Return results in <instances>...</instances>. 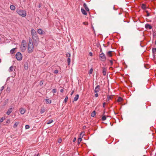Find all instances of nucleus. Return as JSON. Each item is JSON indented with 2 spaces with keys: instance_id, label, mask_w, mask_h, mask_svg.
Here are the masks:
<instances>
[{
  "instance_id": "50",
  "label": "nucleus",
  "mask_w": 156,
  "mask_h": 156,
  "mask_svg": "<svg viewBox=\"0 0 156 156\" xmlns=\"http://www.w3.org/2000/svg\"><path fill=\"white\" fill-rule=\"evenodd\" d=\"M98 96V93H96L95 94V96L96 97H97Z\"/></svg>"
},
{
  "instance_id": "20",
  "label": "nucleus",
  "mask_w": 156,
  "mask_h": 156,
  "mask_svg": "<svg viewBox=\"0 0 156 156\" xmlns=\"http://www.w3.org/2000/svg\"><path fill=\"white\" fill-rule=\"evenodd\" d=\"M10 8L11 10H14L15 9L16 7L14 5H12L10 6Z\"/></svg>"
},
{
  "instance_id": "10",
  "label": "nucleus",
  "mask_w": 156,
  "mask_h": 156,
  "mask_svg": "<svg viewBox=\"0 0 156 156\" xmlns=\"http://www.w3.org/2000/svg\"><path fill=\"white\" fill-rule=\"evenodd\" d=\"M24 69L26 70L28 69V64L27 62H26L24 63Z\"/></svg>"
},
{
  "instance_id": "48",
  "label": "nucleus",
  "mask_w": 156,
  "mask_h": 156,
  "mask_svg": "<svg viewBox=\"0 0 156 156\" xmlns=\"http://www.w3.org/2000/svg\"><path fill=\"white\" fill-rule=\"evenodd\" d=\"M89 55L90 56H92V53L91 52H90L89 53Z\"/></svg>"
},
{
  "instance_id": "7",
  "label": "nucleus",
  "mask_w": 156,
  "mask_h": 156,
  "mask_svg": "<svg viewBox=\"0 0 156 156\" xmlns=\"http://www.w3.org/2000/svg\"><path fill=\"white\" fill-rule=\"evenodd\" d=\"M84 132H82L80 134V136L79 138H78V144H79L82 140V138L83 137L84 135Z\"/></svg>"
},
{
  "instance_id": "36",
  "label": "nucleus",
  "mask_w": 156,
  "mask_h": 156,
  "mask_svg": "<svg viewBox=\"0 0 156 156\" xmlns=\"http://www.w3.org/2000/svg\"><path fill=\"white\" fill-rule=\"evenodd\" d=\"M93 70V69L92 68H91L89 71V74H91L92 73V72Z\"/></svg>"
},
{
  "instance_id": "5",
  "label": "nucleus",
  "mask_w": 156,
  "mask_h": 156,
  "mask_svg": "<svg viewBox=\"0 0 156 156\" xmlns=\"http://www.w3.org/2000/svg\"><path fill=\"white\" fill-rule=\"evenodd\" d=\"M99 57L101 60L102 62H104L106 60V57L105 55L103 53H102L99 55Z\"/></svg>"
},
{
  "instance_id": "15",
  "label": "nucleus",
  "mask_w": 156,
  "mask_h": 156,
  "mask_svg": "<svg viewBox=\"0 0 156 156\" xmlns=\"http://www.w3.org/2000/svg\"><path fill=\"white\" fill-rule=\"evenodd\" d=\"M28 45H33L32 39L30 38H29V39Z\"/></svg>"
},
{
  "instance_id": "28",
  "label": "nucleus",
  "mask_w": 156,
  "mask_h": 156,
  "mask_svg": "<svg viewBox=\"0 0 156 156\" xmlns=\"http://www.w3.org/2000/svg\"><path fill=\"white\" fill-rule=\"evenodd\" d=\"M70 61H71L70 58H68L67 59V62L68 65H69V64H70Z\"/></svg>"
},
{
  "instance_id": "4",
  "label": "nucleus",
  "mask_w": 156,
  "mask_h": 156,
  "mask_svg": "<svg viewBox=\"0 0 156 156\" xmlns=\"http://www.w3.org/2000/svg\"><path fill=\"white\" fill-rule=\"evenodd\" d=\"M16 57L17 60L20 61L22 59V55L21 53L20 52H17L16 54Z\"/></svg>"
},
{
  "instance_id": "9",
  "label": "nucleus",
  "mask_w": 156,
  "mask_h": 156,
  "mask_svg": "<svg viewBox=\"0 0 156 156\" xmlns=\"http://www.w3.org/2000/svg\"><path fill=\"white\" fill-rule=\"evenodd\" d=\"M12 111V108H9L7 112L6 113V114L8 115H9L11 113Z\"/></svg>"
},
{
  "instance_id": "24",
  "label": "nucleus",
  "mask_w": 156,
  "mask_h": 156,
  "mask_svg": "<svg viewBox=\"0 0 156 156\" xmlns=\"http://www.w3.org/2000/svg\"><path fill=\"white\" fill-rule=\"evenodd\" d=\"M122 100V99L120 97H119L117 100V101L118 102H121Z\"/></svg>"
},
{
  "instance_id": "63",
  "label": "nucleus",
  "mask_w": 156,
  "mask_h": 156,
  "mask_svg": "<svg viewBox=\"0 0 156 156\" xmlns=\"http://www.w3.org/2000/svg\"><path fill=\"white\" fill-rule=\"evenodd\" d=\"M36 154H35L34 156H36Z\"/></svg>"
},
{
  "instance_id": "62",
  "label": "nucleus",
  "mask_w": 156,
  "mask_h": 156,
  "mask_svg": "<svg viewBox=\"0 0 156 156\" xmlns=\"http://www.w3.org/2000/svg\"><path fill=\"white\" fill-rule=\"evenodd\" d=\"M43 84V83H41L40 84Z\"/></svg>"
},
{
  "instance_id": "14",
  "label": "nucleus",
  "mask_w": 156,
  "mask_h": 156,
  "mask_svg": "<svg viewBox=\"0 0 156 156\" xmlns=\"http://www.w3.org/2000/svg\"><path fill=\"white\" fill-rule=\"evenodd\" d=\"M81 11L83 14L84 15H86L87 14V12L83 8H81Z\"/></svg>"
},
{
  "instance_id": "17",
  "label": "nucleus",
  "mask_w": 156,
  "mask_h": 156,
  "mask_svg": "<svg viewBox=\"0 0 156 156\" xmlns=\"http://www.w3.org/2000/svg\"><path fill=\"white\" fill-rule=\"evenodd\" d=\"M79 95L78 94H76V95L75 97H74V100L75 101H77L79 98Z\"/></svg>"
},
{
  "instance_id": "44",
  "label": "nucleus",
  "mask_w": 156,
  "mask_h": 156,
  "mask_svg": "<svg viewBox=\"0 0 156 156\" xmlns=\"http://www.w3.org/2000/svg\"><path fill=\"white\" fill-rule=\"evenodd\" d=\"M83 23L84 25H87L88 24L87 22H83Z\"/></svg>"
},
{
  "instance_id": "40",
  "label": "nucleus",
  "mask_w": 156,
  "mask_h": 156,
  "mask_svg": "<svg viewBox=\"0 0 156 156\" xmlns=\"http://www.w3.org/2000/svg\"><path fill=\"white\" fill-rule=\"evenodd\" d=\"M62 141V139L61 138H59L58 140V143H60Z\"/></svg>"
},
{
  "instance_id": "34",
  "label": "nucleus",
  "mask_w": 156,
  "mask_h": 156,
  "mask_svg": "<svg viewBox=\"0 0 156 156\" xmlns=\"http://www.w3.org/2000/svg\"><path fill=\"white\" fill-rule=\"evenodd\" d=\"M68 97L67 96H66L65 97V98L64 100V102L65 103H66V102L68 100Z\"/></svg>"
},
{
  "instance_id": "29",
  "label": "nucleus",
  "mask_w": 156,
  "mask_h": 156,
  "mask_svg": "<svg viewBox=\"0 0 156 156\" xmlns=\"http://www.w3.org/2000/svg\"><path fill=\"white\" fill-rule=\"evenodd\" d=\"M15 49V48H13L10 51V53L11 54H13L14 52V51Z\"/></svg>"
},
{
  "instance_id": "6",
  "label": "nucleus",
  "mask_w": 156,
  "mask_h": 156,
  "mask_svg": "<svg viewBox=\"0 0 156 156\" xmlns=\"http://www.w3.org/2000/svg\"><path fill=\"white\" fill-rule=\"evenodd\" d=\"M34 49L33 45H28V51L29 53H30L33 51Z\"/></svg>"
},
{
  "instance_id": "47",
  "label": "nucleus",
  "mask_w": 156,
  "mask_h": 156,
  "mask_svg": "<svg viewBox=\"0 0 156 156\" xmlns=\"http://www.w3.org/2000/svg\"><path fill=\"white\" fill-rule=\"evenodd\" d=\"M42 4L41 3H39V5H38V7L39 8H40Z\"/></svg>"
},
{
  "instance_id": "23",
  "label": "nucleus",
  "mask_w": 156,
  "mask_h": 156,
  "mask_svg": "<svg viewBox=\"0 0 156 156\" xmlns=\"http://www.w3.org/2000/svg\"><path fill=\"white\" fill-rule=\"evenodd\" d=\"M95 115V111H93L91 113V116L92 117H94Z\"/></svg>"
},
{
  "instance_id": "32",
  "label": "nucleus",
  "mask_w": 156,
  "mask_h": 156,
  "mask_svg": "<svg viewBox=\"0 0 156 156\" xmlns=\"http://www.w3.org/2000/svg\"><path fill=\"white\" fill-rule=\"evenodd\" d=\"M70 54L68 52L66 54V56L67 57H68V58H70Z\"/></svg>"
},
{
  "instance_id": "3",
  "label": "nucleus",
  "mask_w": 156,
  "mask_h": 156,
  "mask_svg": "<svg viewBox=\"0 0 156 156\" xmlns=\"http://www.w3.org/2000/svg\"><path fill=\"white\" fill-rule=\"evenodd\" d=\"M17 12L20 15L23 17H24L26 16V11L23 10H18Z\"/></svg>"
},
{
  "instance_id": "38",
  "label": "nucleus",
  "mask_w": 156,
  "mask_h": 156,
  "mask_svg": "<svg viewBox=\"0 0 156 156\" xmlns=\"http://www.w3.org/2000/svg\"><path fill=\"white\" fill-rule=\"evenodd\" d=\"M29 128L30 126L29 125H27L25 126V129H28Z\"/></svg>"
},
{
  "instance_id": "35",
  "label": "nucleus",
  "mask_w": 156,
  "mask_h": 156,
  "mask_svg": "<svg viewBox=\"0 0 156 156\" xmlns=\"http://www.w3.org/2000/svg\"><path fill=\"white\" fill-rule=\"evenodd\" d=\"M106 119V117L105 116H104L102 117V120L103 121H105Z\"/></svg>"
},
{
  "instance_id": "60",
  "label": "nucleus",
  "mask_w": 156,
  "mask_h": 156,
  "mask_svg": "<svg viewBox=\"0 0 156 156\" xmlns=\"http://www.w3.org/2000/svg\"><path fill=\"white\" fill-rule=\"evenodd\" d=\"M43 84V83H41L40 84Z\"/></svg>"
},
{
  "instance_id": "55",
  "label": "nucleus",
  "mask_w": 156,
  "mask_h": 156,
  "mask_svg": "<svg viewBox=\"0 0 156 156\" xmlns=\"http://www.w3.org/2000/svg\"><path fill=\"white\" fill-rule=\"evenodd\" d=\"M86 126H83V129H85L86 128Z\"/></svg>"
},
{
  "instance_id": "16",
  "label": "nucleus",
  "mask_w": 156,
  "mask_h": 156,
  "mask_svg": "<svg viewBox=\"0 0 156 156\" xmlns=\"http://www.w3.org/2000/svg\"><path fill=\"white\" fill-rule=\"evenodd\" d=\"M102 72L103 75L105 76L106 75V70L104 67H103L102 68Z\"/></svg>"
},
{
  "instance_id": "53",
  "label": "nucleus",
  "mask_w": 156,
  "mask_h": 156,
  "mask_svg": "<svg viewBox=\"0 0 156 156\" xmlns=\"http://www.w3.org/2000/svg\"><path fill=\"white\" fill-rule=\"evenodd\" d=\"M150 16V14H149V13L147 12V16Z\"/></svg>"
},
{
  "instance_id": "61",
  "label": "nucleus",
  "mask_w": 156,
  "mask_h": 156,
  "mask_svg": "<svg viewBox=\"0 0 156 156\" xmlns=\"http://www.w3.org/2000/svg\"><path fill=\"white\" fill-rule=\"evenodd\" d=\"M43 84V83H41L40 84Z\"/></svg>"
},
{
  "instance_id": "19",
  "label": "nucleus",
  "mask_w": 156,
  "mask_h": 156,
  "mask_svg": "<svg viewBox=\"0 0 156 156\" xmlns=\"http://www.w3.org/2000/svg\"><path fill=\"white\" fill-rule=\"evenodd\" d=\"M13 69H14L13 66H12L9 68V72H11L13 71Z\"/></svg>"
},
{
  "instance_id": "13",
  "label": "nucleus",
  "mask_w": 156,
  "mask_h": 156,
  "mask_svg": "<svg viewBox=\"0 0 156 156\" xmlns=\"http://www.w3.org/2000/svg\"><path fill=\"white\" fill-rule=\"evenodd\" d=\"M37 32L39 34H43V30L41 29H38L37 30Z\"/></svg>"
},
{
  "instance_id": "37",
  "label": "nucleus",
  "mask_w": 156,
  "mask_h": 156,
  "mask_svg": "<svg viewBox=\"0 0 156 156\" xmlns=\"http://www.w3.org/2000/svg\"><path fill=\"white\" fill-rule=\"evenodd\" d=\"M45 112V110L44 109H41L40 113L41 114Z\"/></svg>"
},
{
  "instance_id": "30",
  "label": "nucleus",
  "mask_w": 156,
  "mask_h": 156,
  "mask_svg": "<svg viewBox=\"0 0 156 156\" xmlns=\"http://www.w3.org/2000/svg\"><path fill=\"white\" fill-rule=\"evenodd\" d=\"M107 55L109 56L110 57H111L112 56V51H109L107 53Z\"/></svg>"
},
{
  "instance_id": "59",
  "label": "nucleus",
  "mask_w": 156,
  "mask_h": 156,
  "mask_svg": "<svg viewBox=\"0 0 156 156\" xmlns=\"http://www.w3.org/2000/svg\"><path fill=\"white\" fill-rule=\"evenodd\" d=\"M1 41V38L0 37V42Z\"/></svg>"
},
{
  "instance_id": "31",
  "label": "nucleus",
  "mask_w": 156,
  "mask_h": 156,
  "mask_svg": "<svg viewBox=\"0 0 156 156\" xmlns=\"http://www.w3.org/2000/svg\"><path fill=\"white\" fill-rule=\"evenodd\" d=\"M5 118L4 117H2L1 119H0V123L2 122L5 119Z\"/></svg>"
},
{
  "instance_id": "33",
  "label": "nucleus",
  "mask_w": 156,
  "mask_h": 156,
  "mask_svg": "<svg viewBox=\"0 0 156 156\" xmlns=\"http://www.w3.org/2000/svg\"><path fill=\"white\" fill-rule=\"evenodd\" d=\"M156 52V48H153L152 49V52L153 54L155 53Z\"/></svg>"
},
{
  "instance_id": "56",
  "label": "nucleus",
  "mask_w": 156,
  "mask_h": 156,
  "mask_svg": "<svg viewBox=\"0 0 156 156\" xmlns=\"http://www.w3.org/2000/svg\"><path fill=\"white\" fill-rule=\"evenodd\" d=\"M36 154V156H39V154L38 153L37 154Z\"/></svg>"
},
{
  "instance_id": "39",
  "label": "nucleus",
  "mask_w": 156,
  "mask_h": 156,
  "mask_svg": "<svg viewBox=\"0 0 156 156\" xmlns=\"http://www.w3.org/2000/svg\"><path fill=\"white\" fill-rule=\"evenodd\" d=\"M56 90L55 89H53L52 90V92L53 93H55L56 92Z\"/></svg>"
},
{
  "instance_id": "22",
  "label": "nucleus",
  "mask_w": 156,
  "mask_h": 156,
  "mask_svg": "<svg viewBox=\"0 0 156 156\" xmlns=\"http://www.w3.org/2000/svg\"><path fill=\"white\" fill-rule=\"evenodd\" d=\"M19 124V122H16L15 124H14V125H13V128H16V127H17V126Z\"/></svg>"
},
{
  "instance_id": "43",
  "label": "nucleus",
  "mask_w": 156,
  "mask_h": 156,
  "mask_svg": "<svg viewBox=\"0 0 156 156\" xmlns=\"http://www.w3.org/2000/svg\"><path fill=\"white\" fill-rule=\"evenodd\" d=\"M7 91H8L9 92L10 91V89L9 87H8L7 89Z\"/></svg>"
},
{
  "instance_id": "27",
  "label": "nucleus",
  "mask_w": 156,
  "mask_h": 156,
  "mask_svg": "<svg viewBox=\"0 0 156 156\" xmlns=\"http://www.w3.org/2000/svg\"><path fill=\"white\" fill-rule=\"evenodd\" d=\"M141 7L144 9H145L146 8V5L144 4L142 5Z\"/></svg>"
},
{
  "instance_id": "46",
  "label": "nucleus",
  "mask_w": 156,
  "mask_h": 156,
  "mask_svg": "<svg viewBox=\"0 0 156 156\" xmlns=\"http://www.w3.org/2000/svg\"><path fill=\"white\" fill-rule=\"evenodd\" d=\"M74 90H73L72 91V92L71 93V94H70V95L71 96H72L73 94V93H74Z\"/></svg>"
},
{
  "instance_id": "8",
  "label": "nucleus",
  "mask_w": 156,
  "mask_h": 156,
  "mask_svg": "<svg viewBox=\"0 0 156 156\" xmlns=\"http://www.w3.org/2000/svg\"><path fill=\"white\" fill-rule=\"evenodd\" d=\"M100 86L99 85L97 86L94 90V92L95 93L98 92L100 90Z\"/></svg>"
},
{
  "instance_id": "26",
  "label": "nucleus",
  "mask_w": 156,
  "mask_h": 156,
  "mask_svg": "<svg viewBox=\"0 0 156 156\" xmlns=\"http://www.w3.org/2000/svg\"><path fill=\"white\" fill-rule=\"evenodd\" d=\"M53 121L52 119L49 120L47 122V124H49L53 122Z\"/></svg>"
},
{
  "instance_id": "41",
  "label": "nucleus",
  "mask_w": 156,
  "mask_h": 156,
  "mask_svg": "<svg viewBox=\"0 0 156 156\" xmlns=\"http://www.w3.org/2000/svg\"><path fill=\"white\" fill-rule=\"evenodd\" d=\"M10 122V120L9 119H8L6 121V123L7 124H9Z\"/></svg>"
},
{
  "instance_id": "57",
  "label": "nucleus",
  "mask_w": 156,
  "mask_h": 156,
  "mask_svg": "<svg viewBox=\"0 0 156 156\" xmlns=\"http://www.w3.org/2000/svg\"><path fill=\"white\" fill-rule=\"evenodd\" d=\"M145 12H147H147H148V11L147 10H146Z\"/></svg>"
},
{
  "instance_id": "21",
  "label": "nucleus",
  "mask_w": 156,
  "mask_h": 156,
  "mask_svg": "<svg viewBox=\"0 0 156 156\" xmlns=\"http://www.w3.org/2000/svg\"><path fill=\"white\" fill-rule=\"evenodd\" d=\"M112 99V97L109 96H108L107 98L106 99V101H108Z\"/></svg>"
},
{
  "instance_id": "51",
  "label": "nucleus",
  "mask_w": 156,
  "mask_h": 156,
  "mask_svg": "<svg viewBox=\"0 0 156 156\" xmlns=\"http://www.w3.org/2000/svg\"><path fill=\"white\" fill-rule=\"evenodd\" d=\"M60 92H61V93H62L64 91L63 89H61L60 90Z\"/></svg>"
},
{
  "instance_id": "45",
  "label": "nucleus",
  "mask_w": 156,
  "mask_h": 156,
  "mask_svg": "<svg viewBox=\"0 0 156 156\" xmlns=\"http://www.w3.org/2000/svg\"><path fill=\"white\" fill-rule=\"evenodd\" d=\"M106 105V103L105 102H104L103 103V107L104 108H105Z\"/></svg>"
},
{
  "instance_id": "11",
  "label": "nucleus",
  "mask_w": 156,
  "mask_h": 156,
  "mask_svg": "<svg viewBox=\"0 0 156 156\" xmlns=\"http://www.w3.org/2000/svg\"><path fill=\"white\" fill-rule=\"evenodd\" d=\"M145 27L147 29H151L152 28L151 26L148 24H146L145 25Z\"/></svg>"
},
{
  "instance_id": "2",
  "label": "nucleus",
  "mask_w": 156,
  "mask_h": 156,
  "mask_svg": "<svg viewBox=\"0 0 156 156\" xmlns=\"http://www.w3.org/2000/svg\"><path fill=\"white\" fill-rule=\"evenodd\" d=\"M22 43L20 45L21 51L22 52H24L26 48V44L25 40H23Z\"/></svg>"
},
{
  "instance_id": "49",
  "label": "nucleus",
  "mask_w": 156,
  "mask_h": 156,
  "mask_svg": "<svg viewBox=\"0 0 156 156\" xmlns=\"http://www.w3.org/2000/svg\"><path fill=\"white\" fill-rule=\"evenodd\" d=\"M76 140V137H74L73 139V142H75Z\"/></svg>"
},
{
  "instance_id": "1",
  "label": "nucleus",
  "mask_w": 156,
  "mask_h": 156,
  "mask_svg": "<svg viewBox=\"0 0 156 156\" xmlns=\"http://www.w3.org/2000/svg\"><path fill=\"white\" fill-rule=\"evenodd\" d=\"M31 34L34 44H37L39 41V38L36 31L33 28L31 30Z\"/></svg>"
},
{
  "instance_id": "18",
  "label": "nucleus",
  "mask_w": 156,
  "mask_h": 156,
  "mask_svg": "<svg viewBox=\"0 0 156 156\" xmlns=\"http://www.w3.org/2000/svg\"><path fill=\"white\" fill-rule=\"evenodd\" d=\"M45 101H46V103L47 104H50L51 103V100H50L49 99H45Z\"/></svg>"
},
{
  "instance_id": "58",
  "label": "nucleus",
  "mask_w": 156,
  "mask_h": 156,
  "mask_svg": "<svg viewBox=\"0 0 156 156\" xmlns=\"http://www.w3.org/2000/svg\"><path fill=\"white\" fill-rule=\"evenodd\" d=\"M155 45H156V40L155 41Z\"/></svg>"
},
{
  "instance_id": "54",
  "label": "nucleus",
  "mask_w": 156,
  "mask_h": 156,
  "mask_svg": "<svg viewBox=\"0 0 156 156\" xmlns=\"http://www.w3.org/2000/svg\"><path fill=\"white\" fill-rule=\"evenodd\" d=\"M110 62L111 63V65H112L113 64V62L112 60H110Z\"/></svg>"
},
{
  "instance_id": "42",
  "label": "nucleus",
  "mask_w": 156,
  "mask_h": 156,
  "mask_svg": "<svg viewBox=\"0 0 156 156\" xmlns=\"http://www.w3.org/2000/svg\"><path fill=\"white\" fill-rule=\"evenodd\" d=\"M58 70H56L54 71V73L55 74H57L58 73Z\"/></svg>"
},
{
  "instance_id": "25",
  "label": "nucleus",
  "mask_w": 156,
  "mask_h": 156,
  "mask_svg": "<svg viewBox=\"0 0 156 156\" xmlns=\"http://www.w3.org/2000/svg\"><path fill=\"white\" fill-rule=\"evenodd\" d=\"M83 6L85 7L86 10L88 11V7L87 6V5L85 3L83 4Z\"/></svg>"
},
{
  "instance_id": "52",
  "label": "nucleus",
  "mask_w": 156,
  "mask_h": 156,
  "mask_svg": "<svg viewBox=\"0 0 156 156\" xmlns=\"http://www.w3.org/2000/svg\"><path fill=\"white\" fill-rule=\"evenodd\" d=\"M4 88V87L2 86L1 87V91H2Z\"/></svg>"
},
{
  "instance_id": "12",
  "label": "nucleus",
  "mask_w": 156,
  "mask_h": 156,
  "mask_svg": "<svg viewBox=\"0 0 156 156\" xmlns=\"http://www.w3.org/2000/svg\"><path fill=\"white\" fill-rule=\"evenodd\" d=\"M20 113L23 115L25 113V110L23 108H20Z\"/></svg>"
}]
</instances>
